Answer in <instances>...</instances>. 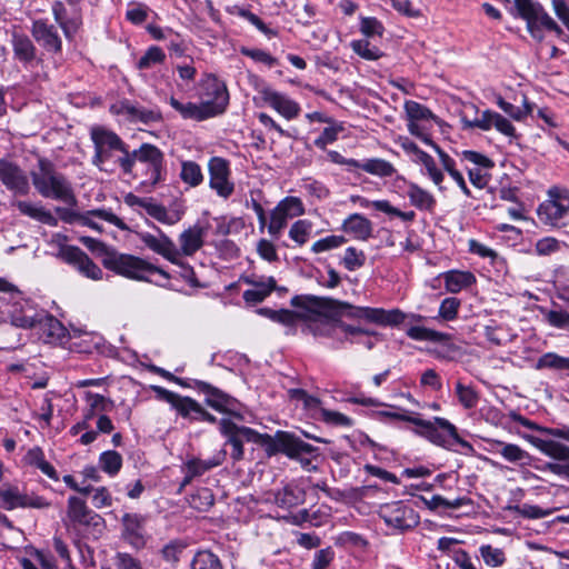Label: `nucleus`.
<instances>
[{
    "label": "nucleus",
    "mask_w": 569,
    "mask_h": 569,
    "mask_svg": "<svg viewBox=\"0 0 569 569\" xmlns=\"http://www.w3.org/2000/svg\"><path fill=\"white\" fill-rule=\"evenodd\" d=\"M435 151L439 157L443 170L448 172V174L458 184L461 191L469 197L470 190L467 187L462 173L457 169L456 161L448 153H446L439 146H435Z\"/></svg>",
    "instance_id": "c9c22d12"
},
{
    "label": "nucleus",
    "mask_w": 569,
    "mask_h": 569,
    "mask_svg": "<svg viewBox=\"0 0 569 569\" xmlns=\"http://www.w3.org/2000/svg\"><path fill=\"white\" fill-rule=\"evenodd\" d=\"M535 369H549L553 371L569 373V358L559 356L555 352H547L538 358V360L535 363Z\"/></svg>",
    "instance_id": "ea45409f"
},
{
    "label": "nucleus",
    "mask_w": 569,
    "mask_h": 569,
    "mask_svg": "<svg viewBox=\"0 0 569 569\" xmlns=\"http://www.w3.org/2000/svg\"><path fill=\"white\" fill-rule=\"evenodd\" d=\"M347 242V238L342 234H331L313 242L311 251L316 254L337 249Z\"/></svg>",
    "instance_id": "e2e57ef3"
},
{
    "label": "nucleus",
    "mask_w": 569,
    "mask_h": 569,
    "mask_svg": "<svg viewBox=\"0 0 569 569\" xmlns=\"http://www.w3.org/2000/svg\"><path fill=\"white\" fill-rule=\"evenodd\" d=\"M59 257L72 264L82 276L91 280L102 279V270L78 247L61 246Z\"/></svg>",
    "instance_id": "f3484780"
},
{
    "label": "nucleus",
    "mask_w": 569,
    "mask_h": 569,
    "mask_svg": "<svg viewBox=\"0 0 569 569\" xmlns=\"http://www.w3.org/2000/svg\"><path fill=\"white\" fill-rule=\"evenodd\" d=\"M179 177L191 188L198 187L203 181V174L200 166L190 160L182 161Z\"/></svg>",
    "instance_id": "8fccbe9b"
},
{
    "label": "nucleus",
    "mask_w": 569,
    "mask_h": 569,
    "mask_svg": "<svg viewBox=\"0 0 569 569\" xmlns=\"http://www.w3.org/2000/svg\"><path fill=\"white\" fill-rule=\"evenodd\" d=\"M130 156L133 159V167L137 161L146 167V178L141 182L143 186L154 187L162 180L163 154L157 147L143 143Z\"/></svg>",
    "instance_id": "ddd939ff"
},
{
    "label": "nucleus",
    "mask_w": 569,
    "mask_h": 569,
    "mask_svg": "<svg viewBox=\"0 0 569 569\" xmlns=\"http://www.w3.org/2000/svg\"><path fill=\"white\" fill-rule=\"evenodd\" d=\"M209 186L216 193L228 199L234 191V183L231 181V170L228 160L221 157H213L209 160Z\"/></svg>",
    "instance_id": "2eb2a0df"
},
{
    "label": "nucleus",
    "mask_w": 569,
    "mask_h": 569,
    "mask_svg": "<svg viewBox=\"0 0 569 569\" xmlns=\"http://www.w3.org/2000/svg\"><path fill=\"white\" fill-rule=\"evenodd\" d=\"M547 323L553 328L569 331V312L561 307H555L550 310H542Z\"/></svg>",
    "instance_id": "864d4df0"
},
{
    "label": "nucleus",
    "mask_w": 569,
    "mask_h": 569,
    "mask_svg": "<svg viewBox=\"0 0 569 569\" xmlns=\"http://www.w3.org/2000/svg\"><path fill=\"white\" fill-rule=\"evenodd\" d=\"M96 219L107 221L113 226H117L120 229H124V224L116 214H113L110 210L107 209H96L82 213L79 219V223L82 226H87L93 230L101 231V226Z\"/></svg>",
    "instance_id": "72a5a7b5"
},
{
    "label": "nucleus",
    "mask_w": 569,
    "mask_h": 569,
    "mask_svg": "<svg viewBox=\"0 0 569 569\" xmlns=\"http://www.w3.org/2000/svg\"><path fill=\"white\" fill-rule=\"evenodd\" d=\"M567 247V243L563 241H560L553 237H545L536 242L535 252L538 256L546 257L560 252Z\"/></svg>",
    "instance_id": "bf43d9fd"
},
{
    "label": "nucleus",
    "mask_w": 569,
    "mask_h": 569,
    "mask_svg": "<svg viewBox=\"0 0 569 569\" xmlns=\"http://www.w3.org/2000/svg\"><path fill=\"white\" fill-rule=\"evenodd\" d=\"M518 421L536 431L535 433H521L520 436L537 450L557 461L569 460V447L562 442H569L568 426L542 427L520 416Z\"/></svg>",
    "instance_id": "f03ea898"
},
{
    "label": "nucleus",
    "mask_w": 569,
    "mask_h": 569,
    "mask_svg": "<svg viewBox=\"0 0 569 569\" xmlns=\"http://www.w3.org/2000/svg\"><path fill=\"white\" fill-rule=\"evenodd\" d=\"M138 236L140 241L154 253L172 263L178 261L177 244L160 229H157V233L144 231L139 232Z\"/></svg>",
    "instance_id": "4be33fe9"
},
{
    "label": "nucleus",
    "mask_w": 569,
    "mask_h": 569,
    "mask_svg": "<svg viewBox=\"0 0 569 569\" xmlns=\"http://www.w3.org/2000/svg\"><path fill=\"white\" fill-rule=\"evenodd\" d=\"M38 325L47 330V335L50 338L61 339L64 337L66 329L62 326V323L58 319L48 315L44 311L39 312V319H38L37 326Z\"/></svg>",
    "instance_id": "5fc2aeb1"
},
{
    "label": "nucleus",
    "mask_w": 569,
    "mask_h": 569,
    "mask_svg": "<svg viewBox=\"0 0 569 569\" xmlns=\"http://www.w3.org/2000/svg\"><path fill=\"white\" fill-rule=\"evenodd\" d=\"M517 16L527 23V30L530 36L541 42L545 39L542 30L555 32L558 37H563L562 28L548 14L541 4L532 0H513Z\"/></svg>",
    "instance_id": "0eeeda50"
},
{
    "label": "nucleus",
    "mask_w": 569,
    "mask_h": 569,
    "mask_svg": "<svg viewBox=\"0 0 569 569\" xmlns=\"http://www.w3.org/2000/svg\"><path fill=\"white\" fill-rule=\"evenodd\" d=\"M407 336L416 341H431L447 343L449 335L422 326H412L407 329Z\"/></svg>",
    "instance_id": "37998d69"
},
{
    "label": "nucleus",
    "mask_w": 569,
    "mask_h": 569,
    "mask_svg": "<svg viewBox=\"0 0 569 569\" xmlns=\"http://www.w3.org/2000/svg\"><path fill=\"white\" fill-rule=\"evenodd\" d=\"M39 312L28 301H18L12 306L9 315L13 326L27 329L37 326Z\"/></svg>",
    "instance_id": "7c9ffc66"
},
{
    "label": "nucleus",
    "mask_w": 569,
    "mask_h": 569,
    "mask_svg": "<svg viewBox=\"0 0 569 569\" xmlns=\"http://www.w3.org/2000/svg\"><path fill=\"white\" fill-rule=\"evenodd\" d=\"M305 496V490L300 486L296 483H288L278 491L268 492L266 495V501L272 502L279 508L289 510L303 503Z\"/></svg>",
    "instance_id": "393cba45"
},
{
    "label": "nucleus",
    "mask_w": 569,
    "mask_h": 569,
    "mask_svg": "<svg viewBox=\"0 0 569 569\" xmlns=\"http://www.w3.org/2000/svg\"><path fill=\"white\" fill-rule=\"evenodd\" d=\"M406 512L412 513V509H406L399 503H395L390 507H387L383 510L385 521L398 529H407L410 527V523L403 518Z\"/></svg>",
    "instance_id": "de8ad7c7"
},
{
    "label": "nucleus",
    "mask_w": 569,
    "mask_h": 569,
    "mask_svg": "<svg viewBox=\"0 0 569 569\" xmlns=\"http://www.w3.org/2000/svg\"><path fill=\"white\" fill-rule=\"evenodd\" d=\"M84 401L87 407H90L91 410H96L99 413L109 411L113 406L112 400L109 398L91 391L84 392Z\"/></svg>",
    "instance_id": "774afa93"
},
{
    "label": "nucleus",
    "mask_w": 569,
    "mask_h": 569,
    "mask_svg": "<svg viewBox=\"0 0 569 569\" xmlns=\"http://www.w3.org/2000/svg\"><path fill=\"white\" fill-rule=\"evenodd\" d=\"M191 569H222L219 558L208 550L196 553L191 562Z\"/></svg>",
    "instance_id": "052dcab7"
},
{
    "label": "nucleus",
    "mask_w": 569,
    "mask_h": 569,
    "mask_svg": "<svg viewBox=\"0 0 569 569\" xmlns=\"http://www.w3.org/2000/svg\"><path fill=\"white\" fill-rule=\"evenodd\" d=\"M356 169H361L378 177H391L395 173L393 166L383 159H368L362 162L358 161Z\"/></svg>",
    "instance_id": "49530a36"
},
{
    "label": "nucleus",
    "mask_w": 569,
    "mask_h": 569,
    "mask_svg": "<svg viewBox=\"0 0 569 569\" xmlns=\"http://www.w3.org/2000/svg\"><path fill=\"white\" fill-rule=\"evenodd\" d=\"M305 206L298 197H286L271 210L268 232L273 239H278L289 219L302 216Z\"/></svg>",
    "instance_id": "4468645a"
},
{
    "label": "nucleus",
    "mask_w": 569,
    "mask_h": 569,
    "mask_svg": "<svg viewBox=\"0 0 569 569\" xmlns=\"http://www.w3.org/2000/svg\"><path fill=\"white\" fill-rule=\"evenodd\" d=\"M220 461L216 459L201 460L198 458H192L187 460L183 465L186 477L182 486L189 483L194 477H199L213 467H217Z\"/></svg>",
    "instance_id": "58836bf2"
},
{
    "label": "nucleus",
    "mask_w": 569,
    "mask_h": 569,
    "mask_svg": "<svg viewBox=\"0 0 569 569\" xmlns=\"http://www.w3.org/2000/svg\"><path fill=\"white\" fill-rule=\"evenodd\" d=\"M152 390L159 400L166 401L182 418L196 420L201 413V406L189 397H182L160 386H152Z\"/></svg>",
    "instance_id": "aec40b11"
},
{
    "label": "nucleus",
    "mask_w": 569,
    "mask_h": 569,
    "mask_svg": "<svg viewBox=\"0 0 569 569\" xmlns=\"http://www.w3.org/2000/svg\"><path fill=\"white\" fill-rule=\"evenodd\" d=\"M103 264L107 269L123 277L139 281L154 282L159 286H163L169 279V274L166 271L131 254L108 252L103 258Z\"/></svg>",
    "instance_id": "7ed1b4c3"
},
{
    "label": "nucleus",
    "mask_w": 569,
    "mask_h": 569,
    "mask_svg": "<svg viewBox=\"0 0 569 569\" xmlns=\"http://www.w3.org/2000/svg\"><path fill=\"white\" fill-rule=\"evenodd\" d=\"M34 40L48 52L58 53L62 49V40L58 29L47 20L33 21L31 29Z\"/></svg>",
    "instance_id": "b1692460"
},
{
    "label": "nucleus",
    "mask_w": 569,
    "mask_h": 569,
    "mask_svg": "<svg viewBox=\"0 0 569 569\" xmlns=\"http://www.w3.org/2000/svg\"><path fill=\"white\" fill-rule=\"evenodd\" d=\"M226 10L229 14L238 16L248 20L252 26H254L261 33H263L268 38L277 36V32L274 30L270 29L258 16L250 12L248 9L236 4L228 7Z\"/></svg>",
    "instance_id": "79ce46f5"
},
{
    "label": "nucleus",
    "mask_w": 569,
    "mask_h": 569,
    "mask_svg": "<svg viewBox=\"0 0 569 569\" xmlns=\"http://www.w3.org/2000/svg\"><path fill=\"white\" fill-rule=\"evenodd\" d=\"M406 193L410 204L419 210L431 211L436 207V199L433 194L417 183H408Z\"/></svg>",
    "instance_id": "f704fd0d"
},
{
    "label": "nucleus",
    "mask_w": 569,
    "mask_h": 569,
    "mask_svg": "<svg viewBox=\"0 0 569 569\" xmlns=\"http://www.w3.org/2000/svg\"><path fill=\"white\" fill-rule=\"evenodd\" d=\"M411 423L415 426L412 429L415 435L436 446L449 449L457 443L466 453L473 452L471 443L460 438L456 426L445 418L435 417L432 420H425L419 413H415Z\"/></svg>",
    "instance_id": "39448f33"
},
{
    "label": "nucleus",
    "mask_w": 569,
    "mask_h": 569,
    "mask_svg": "<svg viewBox=\"0 0 569 569\" xmlns=\"http://www.w3.org/2000/svg\"><path fill=\"white\" fill-rule=\"evenodd\" d=\"M32 183L43 198L62 201L69 206L77 199L71 183L46 159H40L38 169L31 172Z\"/></svg>",
    "instance_id": "20e7f679"
},
{
    "label": "nucleus",
    "mask_w": 569,
    "mask_h": 569,
    "mask_svg": "<svg viewBox=\"0 0 569 569\" xmlns=\"http://www.w3.org/2000/svg\"><path fill=\"white\" fill-rule=\"evenodd\" d=\"M292 305L300 309L298 312L291 310H271V309H261L260 313L269 317L270 319L291 326L295 325L297 319L310 320L315 323V335L322 336L320 333L321 330V321L327 319L321 315L322 303L320 299L316 297H295L292 299Z\"/></svg>",
    "instance_id": "423d86ee"
},
{
    "label": "nucleus",
    "mask_w": 569,
    "mask_h": 569,
    "mask_svg": "<svg viewBox=\"0 0 569 569\" xmlns=\"http://www.w3.org/2000/svg\"><path fill=\"white\" fill-rule=\"evenodd\" d=\"M90 133L96 150L92 161L100 170H113L108 167L112 161L113 164L118 163L124 173L133 171V159L126 144L114 132L103 127H93Z\"/></svg>",
    "instance_id": "f257e3e1"
},
{
    "label": "nucleus",
    "mask_w": 569,
    "mask_h": 569,
    "mask_svg": "<svg viewBox=\"0 0 569 569\" xmlns=\"http://www.w3.org/2000/svg\"><path fill=\"white\" fill-rule=\"evenodd\" d=\"M349 315L359 319L367 320L380 326H399L401 325L407 315L399 309L385 310L382 308L370 307H348Z\"/></svg>",
    "instance_id": "a211bd4d"
},
{
    "label": "nucleus",
    "mask_w": 569,
    "mask_h": 569,
    "mask_svg": "<svg viewBox=\"0 0 569 569\" xmlns=\"http://www.w3.org/2000/svg\"><path fill=\"white\" fill-rule=\"evenodd\" d=\"M350 200L353 203L359 204L361 208H370L372 207L377 211L383 212L391 217H398L403 221H412L416 217L413 211H401L398 208L393 207L388 200H373L370 201L367 198L361 196H351Z\"/></svg>",
    "instance_id": "2f4dec72"
},
{
    "label": "nucleus",
    "mask_w": 569,
    "mask_h": 569,
    "mask_svg": "<svg viewBox=\"0 0 569 569\" xmlns=\"http://www.w3.org/2000/svg\"><path fill=\"white\" fill-rule=\"evenodd\" d=\"M312 223L309 220L302 219L292 223L289 230V237L297 244L303 246L310 238Z\"/></svg>",
    "instance_id": "680f3d73"
},
{
    "label": "nucleus",
    "mask_w": 569,
    "mask_h": 569,
    "mask_svg": "<svg viewBox=\"0 0 569 569\" xmlns=\"http://www.w3.org/2000/svg\"><path fill=\"white\" fill-rule=\"evenodd\" d=\"M380 407L381 409L373 412V416L380 421H406L411 423L413 420L415 412L407 409L385 403H381Z\"/></svg>",
    "instance_id": "e433bc0d"
},
{
    "label": "nucleus",
    "mask_w": 569,
    "mask_h": 569,
    "mask_svg": "<svg viewBox=\"0 0 569 569\" xmlns=\"http://www.w3.org/2000/svg\"><path fill=\"white\" fill-rule=\"evenodd\" d=\"M437 279L443 282L446 290L450 293H459L467 290L477 281L476 276L471 271L459 269L441 272Z\"/></svg>",
    "instance_id": "cd10ccee"
},
{
    "label": "nucleus",
    "mask_w": 569,
    "mask_h": 569,
    "mask_svg": "<svg viewBox=\"0 0 569 569\" xmlns=\"http://www.w3.org/2000/svg\"><path fill=\"white\" fill-rule=\"evenodd\" d=\"M328 124L329 126L326 127L320 133V136L313 141V144L320 150H326L328 144H331L335 141H337L339 133L345 130V126L342 122L333 120L331 123Z\"/></svg>",
    "instance_id": "3c124183"
},
{
    "label": "nucleus",
    "mask_w": 569,
    "mask_h": 569,
    "mask_svg": "<svg viewBox=\"0 0 569 569\" xmlns=\"http://www.w3.org/2000/svg\"><path fill=\"white\" fill-rule=\"evenodd\" d=\"M320 333L322 337H327L331 340L333 348H340L346 341L363 345L367 349H371L375 346L372 333L368 330L333 319H325L321 321Z\"/></svg>",
    "instance_id": "6e6552de"
},
{
    "label": "nucleus",
    "mask_w": 569,
    "mask_h": 569,
    "mask_svg": "<svg viewBox=\"0 0 569 569\" xmlns=\"http://www.w3.org/2000/svg\"><path fill=\"white\" fill-rule=\"evenodd\" d=\"M23 495L16 486L4 485L0 487V507L6 510L22 508Z\"/></svg>",
    "instance_id": "c03bdc74"
},
{
    "label": "nucleus",
    "mask_w": 569,
    "mask_h": 569,
    "mask_svg": "<svg viewBox=\"0 0 569 569\" xmlns=\"http://www.w3.org/2000/svg\"><path fill=\"white\" fill-rule=\"evenodd\" d=\"M0 181L14 194L26 196L30 184L26 173L14 163L0 159Z\"/></svg>",
    "instance_id": "5701e85b"
},
{
    "label": "nucleus",
    "mask_w": 569,
    "mask_h": 569,
    "mask_svg": "<svg viewBox=\"0 0 569 569\" xmlns=\"http://www.w3.org/2000/svg\"><path fill=\"white\" fill-rule=\"evenodd\" d=\"M166 60L164 51L157 46L149 47L144 54L137 62L139 70H147L163 63Z\"/></svg>",
    "instance_id": "6e6d98bb"
},
{
    "label": "nucleus",
    "mask_w": 569,
    "mask_h": 569,
    "mask_svg": "<svg viewBox=\"0 0 569 569\" xmlns=\"http://www.w3.org/2000/svg\"><path fill=\"white\" fill-rule=\"evenodd\" d=\"M539 220L550 227H562L569 216V191L560 188H551L548 199L537 210Z\"/></svg>",
    "instance_id": "9d476101"
},
{
    "label": "nucleus",
    "mask_w": 569,
    "mask_h": 569,
    "mask_svg": "<svg viewBox=\"0 0 569 569\" xmlns=\"http://www.w3.org/2000/svg\"><path fill=\"white\" fill-rule=\"evenodd\" d=\"M403 108L407 117V122L438 121L437 116H435L430 109H428L427 107L417 101L408 100L405 102Z\"/></svg>",
    "instance_id": "a19ab883"
},
{
    "label": "nucleus",
    "mask_w": 569,
    "mask_h": 569,
    "mask_svg": "<svg viewBox=\"0 0 569 569\" xmlns=\"http://www.w3.org/2000/svg\"><path fill=\"white\" fill-rule=\"evenodd\" d=\"M259 94L263 102L287 120H292L300 113L301 108L297 101L284 93L273 90L269 86L261 87Z\"/></svg>",
    "instance_id": "412c9836"
},
{
    "label": "nucleus",
    "mask_w": 569,
    "mask_h": 569,
    "mask_svg": "<svg viewBox=\"0 0 569 569\" xmlns=\"http://www.w3.org/2000/svg\"><path fill=\"white\" fill-rule=\"evenodd\" d=\"M350 47L355 53L365 60L375 61L382 57V52L376 46H371L366 39L352 40Z\"/></svg>",
    "instance_id": "4d7b16f0"
},
{
    "label": "nucleus",
    "mask_w": 569,
    "mask_h": 569,
    "mask_svg": "<svg viewBox=\"0 0 569 569\" xmlns=\"http://www.w3.org/2000/svg\"><path fill=\"white\" fill-rule=\"evenodd\" d=\"M13 49L14 54L21 61L28 62L34 58V46L27 37H14Z\"/></svg>",
    "instance_id": "0e129e2a"
},
{
    "label": "nucleus",
    "mask_w": 569,
    "mask_h": 569,
    "mask_svg": "<svg viewBox=\"0 0 569 569\" xmlns=\"http://www.w3.org/2000/svg\"><path fill=\"white\" fill-rule=\"evenodd\" d=\"M207 233L208 224L202 222H197L184 229L178 237V261L174 264L183 266V257H192L199 251L204 244Z\"/></svg>",
    "instance_id": "dca6fc26"
},
{
    "label": "nucleus",
    "mask_w": 569,
    "mask_h": 569,
    "mask_svg": "<svg viewBox=\"0 0 569 569\" xmlns=\"http://www.w3.org/2000/svg\"><path fill=\"white\" fill-rule=\"evenodd\" d=\"M12 206L16 207L19 212L23 216H27L33 220H37L41 223L57 227L58 218L54 217L49 210H47L39 202H31L24 200H14L12 201Z\"/></svg>",
    "instance_id": "c756f323"
},
{
    "label": "nucleus",
    "mask_w": 569,
    "mask_h": 569,
    "mask_svg": "<svg viewBox=\"0 0 569 569\" xmlns=\"http://www.w3.org/2000/svg\"><path fill=\"white\" fill-rule=\"evenodd\" d=\"M343 266L349 271L361 268L366 262V254L362 250L355 247H348L342 259Z\"/></svg>",
    "instance_id": "338daca9"
},
{
    "label": "nucleus",
    "mask_w": 569,
    "mask_h": 569,
    "mask_svg": "<svg viewBox=\"0 0 569 569\" xmlns=\"http://www.w3.org/2000/svg\"><path fill=\"white\" fill-rule=\"evenodd\" d=\"M211 86L209 87L212 92L218 94V98L216 102H200V103H193V102H180L174 97H171L169 99L170 106L180 113V116L183 119L194 120V121H202L212 117L217 116V112L220 111L223 107V103L226 101V94L223 92V89L219 84H214V82L211 80Z\"/></svg>",
    "instance_id": "9b49d317"
},
{
    "label": "nucleus",
    "mask_w": 569,
    "mask_h": 569,
    "mask_svg": "<svg viewBox=\"0 0 569 569\" xmlns=\"http://www.w3.org/2000/svg\"><path fill=\"white\" fill-rule=\"evenodd\" d=\"M211 80L214 82V84H219L222 87L223 89V92L226 94V101L223 103V107L220 111L217 112V116L218 114H221L222 112H224L228 103H229V93H228V90H227V87L224 84V82H222L221 80H219L216 76L213 74H207L206 78L203 79L202 81V92H201V102H206V101H209V102H216L218 101L217 98H218V94L213 93L209 87L212 84L211 83Z\"/></svg>",
    "instance_id": "09e8293b"
},
{
    "label": "nucleus",
    "mask_w": 569,
    "mask_h": 569,
    "mask_svg": "<svg viewBox=\"0 0 569 569\" xmlns=\"http://www.w3.org/2000/svg\"><path fill=\"white\" fill-rule=\"evenodd\" d=\"M188 502L191 508L204 511L213 505V495L208 488H201L190 496Z\"/></svg>",
    "instance_id": "69168bd1"
},
{
    "label": "nucleus",
    "mask_w": 569,
    "mask_h": 569,
    "mask_svg": "<svg viewBox=\"0 0 569 569\" xmlns=\"http://www.w3.org/2000/svg\"><path fill=\"white\" fill-rule=\"evenodd\" d=\"M341 230L352 239L366 241L372 236V222L363 214L352 213L342 221Z\"/></svg>",
    "instance_id": "c85d7f7f"
},
{
    "label": "nucleus",
    "mask_w": 569,
    "mask_h": 569,
    "mask_svg": "<svg viewBox=\"0 0 569 569\" xmlns=\"http://www.w3.org/2000/svg\"><path fill=\"white\" fill-rule=\"evenodd\" d=\"M214 222L218 236L240 234L246 228L244 219L241 217H219L214 219Z\"/></svg>",
    "instance_id": "a18cd8bd"
},
{
    "label": "nucleus",
    "mask_w": 569,
    "mask_h": 569,
    "mask_svg": "<svg viewBox=\"0 0 569 569\" xmlns=\"http://www.w3.org/2000/svg\"><path fill=\"white\" fill-rule=\"evenodd\" d=\"M491 452L501 456L506 461L518 467H528L531 465L532 456L516 443H509L500 440L491 441Z\"/></svg>",
    "instance_id": "a878e982"
},
{
    "label": "nucleus",
    "mask_w": 569,
    "mask_h": 569,
    "mask_svg": "<svg viewBox=\"0 0 569 569\" xmlns=\"http://www.w3.org/2000/svg\"><path fill=\"white\" fill-rule=\"evenodd\" d=\"M272 449L277 452H282L291 459L300 462L303 469L311 471L317 467L313 459L318 457V450L310 443H307L287 432H278L276 439L272 441Z\"/></svg>",
    "instance_id": "1a4fd4ad"
},
{
    "label": "nucleus",
    "mask_w": 569,
    "mask_h": 569,
    "mask_svg": "<svg viewBox=\"0 0 569 569\" xmlns=\"http://www.w3.org/2000/svg\"><path fill=\"white\" fill-rule=\"evenodd\" d=\"M436 121H427V122H407L408 131L420 139L427 146H430L435 150V146H437L431 139V130L433 128V123Z\"/></svg>",
    "instance_id": "13d9d810"
},
{
    "label": "nucleus",
    "mask_w": 569,
    "mask_h": 569,
    "mask_svg": "<svg viewBox=\"0 0 569 569\" xmlns=\"http://www.w3.org/2000/svg\"><path fill=\"white\" fill-rule=\"evenodd\" d=\"M220 431L227 437V442L231 445V458L236 461L243 458V442H253L263 445L271 441L269 436H262L248 427H239L228 418L220 421Z\"/></svg>",
    "instance_id": "f8f14e48"
},
{
    "label": "nucleus",
    "mask_w": 569,
    "mask_h": 569,
    "mask_svg": "<svg viewBox=\"0 0 569 569\" xmlns=\"http://www.w3.org/2000/svg\"><path fill=\"white\" fill-rule=\"evenodd\" d=\"M197 386L204 395L206 403L209 407L219 412L231 415L237 419L242 418L239 412L240 405L234 398L203 381L198 382Z\"/></svg>",
    "instance_id": "6ab92c4d"
},
{
    "label": "nucleus",
    "mask_w": 569,
    "mask_h": 569,
    "mask_svg": "<svg viewBox=\"0 0 569 569\" xmlns=\"http://www.w3.org/2000/svg\"><path fill=\"white\" fill-rule=\"evenodd\" d=\"M99 466L102 471L108 473L110 477H114L122 467V457L114 450L103 451L99 456Z\"/></svg>",
    "instance_id": "603ef678"
},
{
    "label": "nucleus",
    "mask_w": 569,
    "mask_h": 569,
    "mask_svg": "<svg viewBox=\"0 0 569 569\" xmlns=\"http://www.w3.org/2000/svg\"><path fill=\"white\" fill-rule=\"evenodd\" d=\"M67 516L70 522L74 525H83V526H94L97 527L100 521L101 517L93 511H91L87 505L86 501L78 498V497H70L68 499V510Z\"/></svg>",
    "instance_id": "bb28decb"
},
{
    "label": "nucleus",
    "mask_w": 569,
    "mask_h": 569,
    "mask_svg": "<svg viewBox=\"0 0 569 569\" xmlns=\"http://www.w3.org/2000/svg\"><path fill=\"white\" fill-rule=\"evenodd\" d=\"M247 282L252 284V289L243 292V299L248 303L261 302L276 288V281L272 277L251 278Z\"/></svg>",
    "instance_id": "473e14b6"
},
{
    "label": "nucleus",
    "mask_w": 569,
    "mask_h": 569,
    "mask_svg": "<svg viewBox=\"0 0 569 569\" xmlns=\"http://www.w3.org/2000/svg\"><path fill=\"white\" fill-rule=\"evenodd\" d=\"M415 162L423 167L422 173L427 176L440 191L445 190L442 186L445 174L430 154L427 152L420 153V157L415 159Z\"/></svg>",
    "instance_id": "4c0bfd02"
}]
</instances>
